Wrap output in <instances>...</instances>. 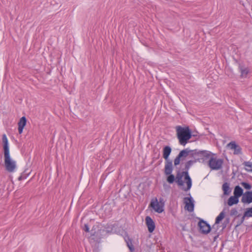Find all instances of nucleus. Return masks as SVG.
Instances as JSON below:
<instances>
[{
	"label": "nucleus",
	"mask_w": 252,
	"mask_h": 252,
	"mask_svg": "<svg viewBox=\"0 0 252 252\" xmlns=\"http://www.w3.org/2000/svg\"><path fill=\"white\" fill-rule=\"evenodd\" d=\"M196 161L194 160H189L187 161L185 163V168L184 170H189V168L191 167V166L194 163H195Z\"/></svg>",
	"instance_id": "obj_20"
},
{
	"label": "nucleus",
	"mask_w": 252,
	"mask_h": 252,
	"mask_svg": "<svg viewBox=\"0 0 252 252\" xmlns=\"http://www.w3.org/2000/svg\"><path fill=\"white\" fill-rule=\"evenodd\" d=\"M245 170L248 172H252V169H249L248 168H245Z\"/></svg>",
	"instance_id": "obj_34"
},
{
	"label": "nucleus",
	"mask_w": 252,
	"mask_h": 252,
	"mask_svg": "<svg viewBox=\"0 0 252 252\" xmlns=\"http://www.w3.org/2000/svg\"><path fill=\"white\" fill-rule=\"evenodd\" d=\"M242 222L240 220H239L238 221H237V224L236 225H235V228L239 226L240 225H241L242 224Z\"/></svg>",
	"instance_id": "obj_30"
},
{
	"label": "nucleus",
	"mask_w": 252,
	"mask_h": 252,
	"mask_svg": "<svg viewBox=\"0 0 252 252\" xmlns=\"http://www.w3.org/2000/svg\"><path fill=\"white\" fill-rule=\"evenodd\" d=\"M27 124V119L25 116L22 117L19 120L18 122V132L19 134H21L23 132V129Z\"/></svg>",
	"instance_id": "obj_16"
},
{
	"label": "nucleus",
	"mask_w": 252,
	"mask_h": 252,
	"mask_svg": "<svg viewBox=\"0 0 252 252\" xmlns=\"http://www.w3.org/2000/svg\"><path fill=\"white\" fill-rule=\"evenodd\" d=\"M83 230H84L86 232H89L90 231V228L88 224H85L84 226L83 227Z\"/></svg>",
	"instance_id": "obj_29"
},
{
	"label": "nucleus",
	"mask_w": 252,
	"mask_h": 252,
	"mask_svg": "<svg viewBox=\"0 0 252 252\" xmlns=\"http://www.w3.org/2000/svg\"><path fill=\"white\" fill-rule=\"evenodd\" d=\"M246 217H245V212L244 213V214H243V217L241 218V219L240 220L242 222V223H243L244 220H245V218H246Z\"/></svg>",
	"instance_id": "obj_31"
},
{
	"label": "nucleus",
	"mask_w": 252,
	"mask_h": 252,
	"mask_svg": "<svg viewBox=\"0 0 252 252\" xmlns=\"http://www.w3.org/2000/svg\"><path fill=\"white\" fill-rule=\"evenodd\" d=\"M241 202L244 204L252 203V190L246 191L241 199Z\"/></svg>",
	"instance_id": "obj_12"
},
{
	"label": "nucleus",
	"mask_w": 252,
	"mask_h": 252,
	"mask_svg": "<svg viewBox=\"0 0 252 252\" xmlns=\"http://www.w3.org/2000/svg\"><path fill=\"white\" fill-rule=\"evenodd\" d=\"M229 218H226L222 223V228H225L226 227L227 225L229 223Z\"/></svg>",
	"instance_id": "obj_28"
},
{
	"label": "nucleus",
	"mask_w": 252,
	"mask_h": 252,
	"mask_svg": "<svg viewBox=\"0 0 252 252\" xmlns=\"http://www.w3.org/2000/svg\"><path fill=\"white\" fill-rule=\"evenodd\" d=\"M185 203V209L189 212H193L194 210V200L192 197H186L184 198Z\"/></svg>",
	"instance_id": "obj_10"
},
{
	"label": "nucleus",
	"mask_w": 252,
	"mask_h": 252,
	"mask_svg": "<svg viewBox=\"0 0 252 252\" xmlns=\"http://www.w3.org/2000/svg\"><path fill=\"white\" fill-rule=\"evenodd\" d=\"M199 220L198 222V226L199 228V231L203 234H207L212 230V227L207 222L203 219L198 218Z\"/></svg>",
	"instance_id": "obj_7"
},
{
	"label": "nucleus",
	"mask_w": 252,
	"mask_h": 252,
	"mask_svg": "<svg viewBox=\"0 0 252 252\" xmlns=\"http://www.w3.org/2000/svg\"><path fill=\"white\" fill-rule=\"evenodd\" d=\"M176 136L179 140L180 145L185 146L189 142L191 137H195L197 134H193L189 126L182 127L181 126H177L175 127Z\"/></svg>",
	"instance_id": "obj_2"
},
{
	"label": "nucleus",
	"mask_w": 252,
	"mask_h": 252,
	"mask_svg": "<svg viewBox=\"0 0 252 252\" xmlns=\"http://www.w3.org/2000/svg\"><path fill=\"white\" fill-rule=\"evenodd\" d=\"M215 155L210 151L199 150L198 149L190 150L186 148L181 150L174 160V165L175 167L179 165L181 161L185 160L188 156L194 158L196 162L205 163L207 162L211 156Z\"/></svg>",
	"instance_id": "obj_1"
},
{
	"label": "nucleus",
	"mask_w": 252,
	"mask_h": 252,
	"mask_svg": "<svg viewBox=\"0 0 252 252\" xmlns=\"http://www.w3.org/2000/svg\"><path fill=\"white\" fill-rule=\"evenodd\" d=\"M238 202H239V198L235 196V195L231 196L228 199L227 204L229 206H231L234 204H237L238 203Z\"/></svg>",
	"instance_id": "obj_19"
},
{
	"label": "nucleus",
	"mask_w": 252,
	"mask_h": 252,
	"mask_svg": "<svg viewBox=\"0 0 252 252\" xmlns=\"http://www.w3.org/2000/svg\"><path fill=\"white\" fill-rule=\"evenodd\" d=\"M238 69L241 73V78H246L250 71L249 68L242 63H238Z\"/></svg>",
	"instance_id": "obj_14"
},
{
	"label": "nucleus",
	"mask_w": 252,
	"mask_h": 252,
	"mask_svg": "<svg viewBox=\"0 0 252 252\" xmlns=\"http://www.w3.org/2000/svg\"><path fill=\"white\" fill-rule=\"evenodd\" d=\"M243 191V189L239 185H237L234 188L233 194L238 198H239L241 196H243L244 194Z\"/></svg>",
	"instance_id": "obj_17"
},
{
	"label": "nucleus",
	"mask_w": 252,
	"mask_h": 252,
	"mask_svg": "<svg viewBox=\"0 0 252 252\" xmlns=\"http://www.w3.org/2000/svg\"><path fill=\"white\" fill-rule=\"evenodd\" d=\"M245 217L252 218V207L246 209L245 211Z\"/></svg>",
	"instance_id": "obj_23"
},
{
	"label": "nucleus",
	"mask_w": 252,
	"mask_h": 252,
	"mask_svg": "<svg viewBox=\"0 0 252 252\" xmlns=\"http://www.w3.org/2000/svg\"><path fill=\"white\" fill-rule=\"evenodd\" d=\"M114 225L112 224H107L104 226V229L107 233L111 232L113 230Z\"/></svg>",
	"instance_id": "obj_24"
},
{
	"label": "nucleus",
	"mask_w": 252,
	"mask_h": 252,
	"mask_svg": "<svg viewBox=\"0 0 252 252\" xmlns=\"http://www.w3.org/2000/svg\"><path fill=\"white\" fill-rule=\"evenodd\" d=\"M182 174L183 177H184V179L186 181V183L187 184V188H183V189L185 191H188L190 189L192 186V181L190 177L189 174V170H185L181 172Z\"/></svg>",
	"instance_id": "obj_9"
},
{
	"label": "nucleus",
	"mask_w": 252,
	"mask_h": 252,
	"mask_svg": "<svg viewBox=\"0 0 252 252\" xmlns=\"http://www.w3.org/2000/svg\"><path fill=\"white\" fill-rule=\"evenodd\" d=\"M172 149L169 146H165L163 148L162 157L165 160L164 169L167 173H170L172 168V161L169 158Z\"/></svg>",
	"instance_id": "obj_5"
},
{
	"label": "nucleus",
	"mask_w": 252,
	"mask_h": 252,
	"mask_svg": "<svg viewBox=\"0 0 252 252\" xmlns=\"http://www.w3.org/2000/svg\"><path fill=\"white\" fill-rule=\"evenodd\" d=\"M243 164L247 167L246 168H248L249 169H252V162L250 161H244L243 163Z\"/></svg>",
	"instance_id": "obj_27"
},
{
	"label": "nucleus",
	"mask_w": 252,
	"mask_h": 252,
	"mask_svg": "<svg viewBox=\"0 0 252 252\" xmlns=\"http://www.w3.org/2000/svg\"><path fill=\"white\" fill-rule=\"evenodd\" d=\"M173 170V166H172V168L171 171H170V173H167L165 171V169H164V174L167 176L166 177V181L167 182L170 184H172L174 182H176L179 186H183L184 184V182L183 181V176L180 172V169H178L177 170L176 176H175L173 174H172V171Z\"/></svg>",
	"instance_id": "obj_4"
},
{
	"label": "nucleus",
	"mask_w": 252,
	"mask_h": 252,
	"mask_svg": "<svg viewBox=\"0 0 252 252\" xmlns=\"http://www.w3.org/2000/svg\"><path fill=\"white\" fill-rule=\"evenodd\" d=\"M219 236V233H217V234L214 236V241H215L216 240V239L218 238Z\"/></svg>",
	"instance_id": "obj_33"
},
{
	"label": "nucleus",
	"mask_w": 252,
	"mask_h": 252,
	"mask_svg": "<svg viewBox=\"0 0 252 252\" xmlns=\"http://www.w3.org/2000/svg\"><path fill=\"white\" fill-rule=\"evenodd\" d=\"M208 160L207 161L208 165L213 170H218L222 168L223 163V159L222 158H217L216 157L210 156Z\"/></svg>",
	"instance_id": "obj_6"
},
{
	"label": "nucleus",
	"mask_w": 252,
	"mask_h": 252,
	"mask_svg": "<svg viewBox=\"0 0 252 252\" xmlns=\"http://www.w3.org/2000/svg\"><path fill=\"white\" fill-rule=\"evenodd\" d=\"M237 214H238V211L236 208H233L231 209L230 213V216L237 215V216L235 217V218L233 220V221H234L235 220H236L237 218L241 216L240 214L237 215Z\"/></svg>",
	"instance_id": "obj_25"
},
{
	"label": "nucleus",
	"mask_w": 252,
	"mask_h": 252,
	"mask_svg": "<svg viewBox=\"0 0 252 252\" xmlns=\"http://www.w3.org/2000/svg\"><path fill=\"white\" fill-rule=\"evenodd\" d=\"M162 200L163 199L162 198H160L159 202L161 203V204H159L157 198H155V199H153L150 202V206L156 212L158 213H161L164 211V204L163 203H161Z\"/></svg>",
	"instance_id": "obj_8"
},
{
	"label": "nucleus",
	"mask_w": 252,
	"mask_h": 252,
	"mask_svg": "<svg viewBox=\"0 0 252 252\" xmlns=\"http://www.w3.org/2000/svg\"><path fill=\"white\" fill-rule=\"evenodd\" d=\"M222 189L223 190L224 195H229L231 191V189L229 187V183L227 182L224 183L222 186Z\"/></svg>",
	"instance_id": "obj_18"
},
{
	"label": "nucleus",
	"mask_w": 252,
	"mask_h": 252,
	"mask_svg": "<svg viewBox=\"0 0 252 252\" xmlns=\"http://www.w3.org/2000/svg\"><path fill=\"white\" fill-rule=\"evenodd\" d=\"M241 185L246 189L250 190L252 188L251 185L247 182H243L241 183Z\"/></svg>",
	"instance_id": "obj_26"
},
{
	"label": "nucleus",
	"mask_w": 252,
	"mask_h": 252,
	"mask_svg": "<svg viewBox=\"0 0 252 252\" xmlns=\"http://www.w3.org/2000/svg\"><path fill=\"white\" fill-rule=\"evenodd\" d=\"M91 236H94L95 233V231H94V227L92 228V229L91 231Z\"/></svg>",
	"instance_id": "obj_32"
},
{
	"label": "nucleus",
	"mask_w": 252,
	"mask_h": 252,
	"mask_svg": "<svg viewBox=\"0 0 252 252\" xmlns=\"http://www.w3.org/2000/svg\"><path fill=\"white\" fill-rule=\"evenodd\" d=\"M227 146H228L231 149L234 150V155L242 154V148L239 145H237L235 141H231L228 144Z\"/></svg>",
	"instance_id": "obj_15"
},
{
	"label": "nucleus",
	"mask_w": 252,
	"mask_h": 252,
	"mask_svg": "<svg viewBox=\"0 0 252 252\" xmlns=\"http://www.w3.org/2000/svg\"><path fill=\"white\" fill-rule=\"evenodd\" d=\"M125 238H126V241H128V239H131L128 236H126Z\"/></svg>",
	"instance_id": "obj_35"
},
{
	"label": "nucleus",
	"mask_w": 252,
	"mask_h": 252,
	"mask_svg": "<svg viewBox=\"0 0 252 252\" xmlns=\"http://www.w3.org/2000/svg\"><path fill=\"white\" fill-rule=\"evenodd\" d=\"M125 240L127 246L128 247L130 251L132 252L134 250V248L132 245L131 239H128V241H126V238H125Z\"/></svg>",
	"instance_id": "obj_21"
},
{
	"label": "nucleus",
	"mask_w": 252,
	"mask_h": 252,
	"mask_svg": "<svg viewBox=\"0 0 252 252\" xmlns=\"http://www.w3.org/2000/svg\"><path fill=\"white\" fill-rule=\"evenodd\" d=\"M224 245V243H223V242H222V244H221V248L223 247ZM221 249H222V248H221Z\"/></svg>",
	"instance_id": "obj_36"
},
{
	"label": "nucleus",
	"mask_w": 252,
	"mask_h": 252,
	"mask_svg": "<svg viewBox=\"0 0 252 252\" xmlns=\"http://www.w3.org/2000/svg\"><path fill=\"white\" fill-rule=\"evenodd\" d=\"M145 221L149 232L152 233L156 227L154 221L150 216H147L145 218Z\"/></svg>",
	"instance_id": "obj_13"
},
{
	"label": "nucleus",
	"mask_w": 252,
	"mask_h": 252,
	"mask_svg": "<svg viewBox=\"0 0 252 252\" xmlns=\"http://www.w3.org/2000/svg\"><path fill=\"white\" fill-rule=\"evenodd\" d=\"M27 171H28L27 170H25L22 173V174L18 178V180L19 181H21V180H22L23 179H25L27 178V177L29 176V175L30 173V172H28Z\"/></svg>",
	"instance_id": "obj_22"
},
{
	"label": "nucleus",
	"mask_w": 252,
	"mask_h": 252,
	"mask_svg": "<svg viewBox=\"0 0 252 252\" xmlns=\"http://www.w3.org/2000/svg\"><path fill=\"white\" fill-rule=\"evenodd\" d=\"M2 140L3 142L5 167L7 171L12 172L16 168V162L10 158L8 141L5 134L2 135Z\"/></svg>",
	"instance_id": "obj_3"
},
{
	"label": "nucleus",
	"mask_w": 252,
	"mask_h": 252,
	"mask_svg": "<svg viewBox=\"0 0 252 252\" xmlns=\"http://www.w3.org/2000/svg\"><path fill=\"white\" fill-rule=\"evenodd\" d=\"M225 217L224 210L221 211L218 216L217 217L215 220V224L212 226V231L215 230L214 233H216L218 229V224L224 219Z\"/></svg>",
	"instance_id": "obj_11"
}]
</instances>
